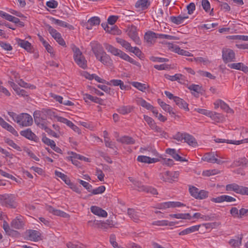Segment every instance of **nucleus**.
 <instances>
[{
  "instance_id": "obj_1",
  "label": "nucleus",
  "mask_w": 248,
  "mask_h": 248,
  "mask_svg": "<svg viewBox=\"0 0 248 248\" xmlns=\"http://www.w3.org/2000/svg\"><path fill=\"white\" fill-rule=\"evenodd\" d=\"M16 197L13 194H4L0 195V204L11 208H16L17 203Z\"/></svg>"
},
{
  "instance_id": "obj_2",
  "label": "nucleus",
  "mask_w": 248,
  "mask_h": 248,
  "mask_svg": "<svg viewBox=\"0 0 248 248\" xmlns=\"http://www.w3.org/2000/svg\"><path fill=\"white\" fill-rule=\"evenodd\" d=\"M74 58L77 64L81 68L86 69L87 67V61L79 49L75 46L72 47Z\"/></svg>"
},
{
  "instance_id": "obj_3",
  "label": "nucleus",
  "mask_w": 248,
  "mask_h": 248,
  "mask_svg": "<svg viewBox=\"0 0 248 248\" xmlns=\"http://www.w3.org/2000/svg\"><path fill=\"white\" fill-rule=\"evenodd\" d=\"M226 190L233 191L237 194L242 195H248V187L239 186L235 183L227 185Z\"/></svg>"
},
{
  "instance_id": "obj_4",
  "label": "nucleus",
  "mask_w": 248,
  "mask_h": 248,
  "mask_svg": "<svg viewBox=\"0 0 248 248\" xmlns=\"http://www.w3.org/2000/svg\"><path fill=\"white\" fill-rule=\"evenodd\" d=\"M222 60L224 63L234 62L235 60V54L233 50L231 49L224 47L222 50Z\"/></svg>"
},
{
  "instance_id": "obj_5",
  "label": "nucleus",
  "mask_w": 248,
  "mask_h": 248,
  "mask_svg": "<svg viewBox=\"0 0 248 248\" xmlns=\"http://www.w3.org/2000/svg\"><path fill=\"white\" fill-rule=\"evenodd\" d=\"M34 122L35 124L40 128L45 129L47 125L46 119L41 113L38 111H35L33 114Z\"/></svg>"
},
{
  "instance_id": "obj_6",
  "label": "nucleus",
  "mask_w": 248,
  "mask_h": 248,
  "mask_svg": "<svg viewBox=\"0 0 248 248\" xmlns=\"http://www.w3.org/2000/svg\"><path fill=\"white\" fill-rule=\"evenodd\" d=\"M160 179L164 181L171 182L174 181L177 179L179 175L178 171L170 172L166 171L164 172L161 173L160 174Z\"/></svg>"
},
{
  "instance_id": "obj_7",
  "label": "nucleus",
  "mask_w": 248,
  "mask_h": 248,
  "mask_svg": "<svg viewBox=\"0 0 248 248\" xmlns=\"http://www.w3.org/2000/svg\"><path fill=\"white\" fill-rule=\"evenodd\" d=\"M32 118L27 113H21L19 114V117L17 121V123L22 126H29L32 124Z\"/></svg>"
},
{
  "instance_id": "obj_8",
  "label": "nucleus",
  "mask_w": 248,
  "mask_h": 248,
  "mask_svg": "<svg viewBox=\"0 0 248 248\" xmlns=\"http://www.w3.org/2000/svg\"><path fill=\"white\" fill-rule=\"evenodd\" d=\"M168 47L170 50L178 53L179 55L186 56L192 57L193 54L184 49H181L178 46L174 45L172 43H168Z\"/></svg>"
},
{
  "instance_id": "obj_9",
  "label": "nucleus",
  "mask_w": 248,
  "mask_h": 248,
  "mask_svg": "<svg viewBox=\"0 0 248 248\" xmlns=\"http://www.w3.org/2000/svg\"><path fill=\"white\" fill-rule=\"evenodd\" d=\"M184 204L180 202H168L158 204L156 208L159 209H166L170 208H174L176 207H180Z\"/></svg>"
},
{
  "instance_id": "obj_10",
  "label": "nucleus",
  "mask_w": 248,
  "mask_h": 248,
  "mask_svg": "<svg viewBox=\"0 0 248 248\" xmlns=\"http://www.w3.org/2000/svg\"><path fill=\"white\" fill-rule=\"evenodd\" d=\"M92 50L96 58H98L99 56L102 55L105 51L101 44L97 42H92L91 43Z\"/></svg>"
},
{
  "instance_id": "obj_11",
  "label": "nucleus",
  "mask_w": 248,
  "mask_h": 248,
  "mask_svg": "<svg viewBox=\"0 0 248 248\" xmlns=\"http://www.w3.org/2000/svg\"><path fill=\"white\" fill-rule=\"evenodd\" d=\"M25 234L28 240L34 242L38 241L41 236V233L39 232L33 230L26 231Z\"/></svg>"
},
{
  "instance_id": "obj_12",
  "label": "nucleus",
  "mask_w": 248,
  "mask_h": 248,
  "mask_svg": "<svg viewBox=\"0 0 248 248\" xmlns=\"http://www.w3.org/2000/svg\"><path fill=\"white\" fill-rule=\"evenodd\" d=\"M211 201L215 203H221L224 202H232L236 201V199L231 196L228 195H221L218 196L216 198H212L211 199Z\"/></svg>"
},
{
  "instance_id": "obj_13",
  "label": "nucleus",
  "mask_w": 248,
  "mask_h": 248,
  "mask_svg": "<svg viewBox=\"0 0 248 248\" xmlns=\"http://www.w3.org/2000/svg\"><path fill=\"white\" fill-rule=\"evenodd\" d=\"M20 134L21 136L25 137L30 140H33L36 142L39 141V139L38 137L29 128L25 130L21 131Z\"/></svg>"
},
{
  "instance_id": "obj_14",
  "label": "nucleus",
  "mask_w": 248,
  "mask_h": 248,
  "mask_svg": "<svg viewBox=\"0 0 248 248\" xmlns=\"http://www.w3.org/2000/svg\"><path fill=\"white\" fill-rule=\"evenodd\" d=\"M202 160L211 163H217L218 164H222L224 161L216 158L214 154L212 153H206L202 158Z\"/></svg>"
},
{
  "instance_id": "obj_15",
  "label": "nucleus",
  "mask_w": 248,
  "mask_h": 248,
  "mask_svg": "<svg viewBox=\"0 0 248 248\" xmlns=\"http://www.w3.org/2000/svg\"><path fill=\"white\" fill-rule=\"evenodd\" d=\"M104 45L106 49L107 50L108 52L115 56H119L121 58H122V56H123V54L124 53V52L108 44L105 43Z\"/></svg>"
},
{
  "instance_id": "obj_16",
  "label": "nucleus",
  "mask_w": 248,
  "mask_h": 248,
  "mask_svg": "<svg viewBox=\"0 0 248 248\" xmlns=\"http://www.w3.org/2000/svg\"><path fill=\"white\" fill-rule=\"evenodd\" d=\"M128 36L136 43L139 45L140 43V40L138 36L137 29L135 26H132L128 31Z\"/></svg>"
},
{
  "instance_id": "obj_17",
  "label": "nucleus",
  "mask_w": 248,
  "mask_h": 248,
  "mask_svg": "<svg viewBox=\"0 0 248 248\" xmlns=\"http://www.w3.org/2000/svg\"><path fill=\"white\" fill-rule=\"evenodd\" d=\"M57 121L58 122L65 124L71 128L74 131L78 133H80V130L79 128L75 125L71 121L62 117H58Z\"/></svg>"
},
{
  "instance_id": "obj_18",
  "label": "nucleus",
  "mask_w": 248,
  "mask_h": 248,
  "mask_svg": "<svg viewBox=\"0 0 248 248\" xmlns=\"http://www.w3.org/2000/svg\"><path fill=\"white\" fill-rule=\"evenodd\" d=\"M23 226L24 222L21 216L17 217L11 223V226L16 229H20L23 227Z\"/></svg>"
},
{
  "instance_id": "obj_19",
  "label": "nucleus",
  "mask_w": 248,
  "mask_h": 248,
  "mask_svg": "<svg viewBox=\"0 0 248 248\" xmlns=\"http://www.w3.org/2000/svg\"><path fill=\"white\" fill-rule=\"evenodd\" d=\"M228 66L232 69L241 70L246 73L248 72V67L242 62L229 64Z\"/></svg>"
},
{
  "instance_id": "obj_20",
  "label": "nucleus",
  "mask_w": 248,
  "mask_h": 248,
  "mask_svg": "<svg viewBox=\"0 0 248 248\" xmlns=\"http://www.w3.org/2000/svg\"><path fill=\"white\" fill-rule=\"evenodd\" d=\"M137 160L140 162L151 164L158 162L159 159L157 158H152L146 155H139L137 157Z\"/></svg>"
},
{
  "instance_id": "obj_21",
  "label": "nucleus",
  "mask_w": 248,
  "mask_h": 248,
  "mask_svg": "<svg viewBox=\"0 0 248 248\" xmlns=\"http://www.w3.org/2000/svg\"><path fill=\"white\" fill-rule=\"evenodd\" d=\"M91 211L93 214L99 217H106L108 216V213L105 210L98 206H92L91 207Z\"/></svg>"
},
{
  "instance_id": "obj_22",
  "label": "nucleus",
  "mask_w": 248,
  "mask_h": 248,
  "mask_svg": "<svg viewBox=\"0 0 248 248\" xmlns=\"http://www.w3.org/2000/svg\"><path fill=\"white\" fill-rule=\"evenodd\" d=\"M16 42L18 46H20L22 48H24L28 52H31L32 50V46L30 43L28 41L22 40L19 38L16 39Z\"/></svg>"
},
{
  "instance_id": "obj_23",
  "label": "nucleus",
  "mask_w": 248,
  "mask_h": 248,
  "mask_svg": "<svg viewBox=\"0 0 248 248\" xmlns=\"http://www.w3.org/2000/svg\"><path fill=\"white\" fill-rule=\"evenodd\" d=\"M0 125L2 127L6 129L13 135L15 136L17 135V132L14 129V128L12 125L6 122L1 117H0Z\"/></svg>"
},
{
  "instance_id": "obj_24",
  "label": "nucleus",
  "mask_w": 248,
  "mask_h": 248,
  "mask_svg": "<svg viewBox=\"0 0 248 248\" xmlns=\"http://www.w3.org/2000/svg\"><path fill=\"white\" fill-rule=\"evenodd\" d=\"M47 210L49 211V212L52 213L53 215L56 216L65 218H68L70 217V216L65 212L60 210L55 209L50 206L47 207Z\"/></svg>"
},
{
  "instance_id": "obj_25",
  "label": "nucleus",
  "mask_w": 248,
  "mask_h": 248,
  "mask_svg": "<svg viewBox=\"0 0 248 248\" xmlns=\"http://www.w3.org/2000/svg\"><path fill=\"white\" fill-rule=\"evenodd\" d=\"M99 61L105 65H110L112 63V60L108 55L106 52L99 56L98 58H96Z\"/></svg>"
},
{
  "instance_id": "obj_26",
  "label": "nucleus",
  "mask_w": 248,
  "mask_h": 248,
  "mask_svg": "<svg viewBox=\"0 0 248 248\" xmlns=\"http://www.w3.org/2000/svg\"><path fill=\"white\" fill-rule=\"evenodd\" d=\"M140 152L143 154L147 153L149 155L158 156V154L156 150L151 147H144L140 148Z\"/></svg>"
},
{
  "instance_id": "obj_27",
  "label": "nucleus",
  "mask_w": 248,
  "mask_h": 248,
  "mask_svg": "<svg viewBox=\"0 0 248 248\" xmlns=\"http://www.w3.org/2000/svg\"><path fill=\"white\" fill-rule=\"evenodd\" d=\"M166 153L170 155L175 159L177 161H179L181 162L186 161L185 158H183L182 157L180 156L178 154L176 153V150L174 149H170L168 148L166 150Z\"/></svg>"
},
{
  "instance_id": "obj_28",
  "label": "nucleus",
  "mask_w": 248,
  "mask_h": 248,
  "mask_svg": "<svg viewBox=\"0 0 248 248\" xmlns=\"http://www.w3.org/2000/svg\"><path fill=\"white\" fill-rule=\"evenodd\" d=\"M127 214L129 217L134 221L137 222L140 220V213L133 209H128Z\"/></svg>"
},
{
  "instance_id": "obj_29",
  "label": "nucleus",
  "mask_w": 248,
  "mask_h": 248,
  "mask_svg": "<svg viewBox=\"0 0 248 248\" xmlns=\"http://www.w3.org/2000/svg\"><path fill=\"white\" fill-rule=\"evenodd\" d=\"M216 104L217 105V107L220 106L221 109L227 113H232L233 112V110L231 109L226 103L221 100H217L215 105Z\"/></svg>"
},
{
  "instance_id": "obj_30",
  "label": "nucleus",
  "mask_w": 248,
  "mask_h": 248,
  "mask_svg": "<svg viewBox=\"0 0 248 248\" xmlns=\"http://www.w3.org/2000/svg\"><path fill=\"white\" fill-rule=\"evenodd\" d=\"M214 140L217 143H229V144L239 145L241 143H243V142L245 140H225V139L217 138V139H215Z\"/></svg>"
},
{
  "instance_id": "obj_31",
  "label": "nucleus",
  "mask_w": 248,
  "mask_h": 248,
  "mask_svg": "<svg viewBox=\"0 0 248 248\" xmlns=\"http://www.w3.org/2000/svg\"><path fill=\"white\" fill-rule=\"evenodd\" d=\"M184 141L192 146H196L197 145L196 140L194 137L186 133L184 137Z\"/></svg>"
},
{
  "instance_id": "obj_32",
  "label": "nucleus",
  "mask_w": 248,
  "mask_h": 248,
  "mask_svg": "<svg viewBox=\"0 0 248 248\" xmlns=\"http://www.w3.org/2000/svg\"><path fill=\"white\" fill-rule=\"evenodd\" d=\"M174 102L179 108H183L186 111L189 110L188 104L183 99L179 98V97H175Z\"/></svg>"
},
{
  "instance_id": "obj_33",
  "label": "nucleus",
  "mask_w": 248,
  "mask_h": 248,
  "mask_svg": "<svg viewBox=\"0 0 248 248\" xmlns=\"http://www.w3.org/2000/svg\"><path fill=\"white\" fill-rule=\"evenodd\" d=\"M138 191H144L147 193H150L153 195H156L158 194L156 189L152 187L146 186L143 185L140 186H138Z\"/></svg>"
},
{
  "instance_id": "obj_34",
  "label": "nucleus",
  "mask_w": 248,
  "mask_h": 248,
  "mask_svg": "<svg viewBox=\"0 0 248 248\" xmlns=\"http://www.w3.org/2000/svg\"><path fill=\"white\" fill-rule=\"evenodd\" d=\"M200 227V225H195L191 226L189 228H186L185 230L180 232L179 233V235H184L186 234H189L190 233L195 232L199 230Z\"/></svg>"
},
{
  "instance_id": "obj_35",
  "label": "nucleus",
  "mask_w": 248,
  "mask_h": 248,
  "mask_svg": "<svg viewBox=\"0 0 248 248\" xmlns=\"http://www.w3.org/2000/svg\"><path fill=\"white\" fill-rule=\"evenodd\" d=\"M155 39V33L149 31L144 35V40L148 44H152L154 39Z\"/></svg>"
},
{
  "instance_id": "obj_36",
  "label": "nucleus",
  "mask_w": 248,
  "mask_h": 248,
  "mask_svg": "<svg viewBox=\"0 0 248 248\" xmlns=\"http://www.w3.org/2000/svg\"><path fill=\"white\" fill-rule=\"evenodd\" d=\"M188 16H172L170 17L171 21L177 25H179L184 23V20L188 18Z\"/></svg>"
},
{
  "instance_id": "obj_37",
  "label": "nucleus",
  "mask_w": 248,
  "mask_h": 248,
  "mask_svg": "<svg viewBox=\"0 0 248 248\" xmlns=\"http://www.w3.org/2000/svg\"><path fill=\"white\" fill-rule=\"evenodd\" d=\"M84 99L86 102H87L88 100H90L93 102L99 104H102V102H103V100L102 99L96 96H93L88 93L84 94Z\"/></svg>"
},
{
  "instance_id": "obj_38",
  "label": "nucleus",
  "mask_w": 248,
  "mask_h": 248,
  "mask_svg": "<svg viewBox=\"0 0 248 248\" xmlns=\"http://www.w3.org/2000/svg\"><path fill=\"white\" fill-rule=\"evenodd\" d=\"M133 108V107L131 106H122L117 110L119 113L125 115L131 112Z\"/></svg>"
},
{
  "instance_id": "obj_39",
  "label": "nucleus",
  "mask_w": 248,
  "mask_h": 248,
  "mask_svg": "<svg viewBox=\"0 0 248 248\" xmlns=\"http://www.w3.org/2000/svg\"><path fill=\"white\" fill-rule=\"evenodd\" d=\"M208 116L216 122H219L223 119V116L221 114L211 111H209Z\"/></svg>"
},
{
  "instance_id": "obj_40",
  "label": "nucleus",
  "mask_w": 248,
  "mask_h": 248,
  "mask_svg": "<svg viewBox=\"0 0 248 248\" xmlns=\"http://www.w3.org/2000/svg\"><path fill=\"white\" fill-rule=\"evenodd\" d=\"M150 5V2L148 0H139L135 4L137 8L141 10H144L148 8Z\"/></svg>"
},
{
  "instance_id": "obj_41",
  "label": "nucleus",
  "mask_w": 248,
  "mask_h": 248,
  "mask_svg": "<svg viewBox=\"0 0 248 248\" xmlns=\"http://www.w3.org/2000/svg\"><path fill=\"white\" fill-rule=\"evenodd\" d=\"M39 40L42 43L44 46L45 47L47 51L50 54H53L52 47L46 42L44 38L40 35L38 34Z\"/></svg>"
},
{
  "instance_id": "obj_42",
  "label": "nucleus",
  "mask_w": 248,
  "mask_h": 248,
  "mask_svg": "<svg viewBox=\"0 0 248 248\" xmlns=\"http://www.w3.org/2000/svg\"><path fill=\"white\" fill-rule=\"evenodd\" d=\"M98 227L102 229H108V227H112L114 226L113 222L112 220H107L105 221H100L99 223L97 224Z\"/></svg>"
},
{
  "instance_id": "obj_43",
  "label": "nucleus",
  "mask_w": 248,
  "mask_h": 248,
  "mask_svg": "<svg viewBox=\"0 0 248 248\" xmlns=\"http://www.w3.org/2000/svg\"><path fill=\"white\" fill-rule=\"evenodd\" d=\"M117 141L126 144H133L135 143V140L131 137L128 136H124L119 139H117Z\"/></svg>"
},
{
  "instance_id": "obj_44",
  "label": "nucleus",
  "mask_w": 248,
  "mask_h": 248,
  "mask_svg": "<svg viewBox=\"0 0 248 248\" xmlns=\"http://www.w3.org/2000/svg\"><path fill=\"white\" fill-rule=\"evenodd\" d=\"M46 27L49 33L55 40L59 39V37L61 36L59 32H58L55 29H53L50 25H46Z\"/></svg>"
},
{
  "instance_id": "obj_45",
  "label": "nucleus",
  "mask_w": 248,
  "mask_h": 248,
  "mask_svg": "<svg viewBox=\"0 0 248 248\" xmlns=\"http://www.w3.org/2000/svg\"><path fill=\"white\" fill-rule=\"evenodd\" d=\"M170 216L171 217H174L178 219L181 218L185 219H191L192 217L190 214L189 213L170 214Z\"/></svg>"
},
{
  "instance_id": "obj_46",
  "label": "nucleus",
  "mask_w": 248,
  "mask_h": 248,
  "mask_svg": "<svg viewBox=\"0 0 248 248\" xmlns=\"http://www.w3.org/2000/svg\"><path fill=\"white\" fill-rule=\"evenodd\" d=\"M55 174L56 176L61 178L67 185L71 184V181L67 175L57 170L55 171Z\"/></svg>"
},
{
  "instance_id": "obj_47",
  "label": "nucleus",
  "mask_w": 248,
  "mask_h": 248,
  "mask_svg": "<svg viewBox=\"0 0 248 248\" xmlns=\"http://www.w3.org/2000/svg\"><path fill=\"white\" fill-rule=\"evenodd\" d=\"M51 20L54 24L61 27H67L69 29L73 27L72 25L68 24L66 22L60 20L59 19H55L53 17L52 18Z\"/></svg>"
},
{
  "instance_id": "obj_48",
  "label": "nucleus",
  "mask_w": 248,
  "mask_h": 248,
  "mask_svg": "<svg viewBox=\"0 0 248 248\" xmlns=\"http://www.w3.org/2000/svg\"><path fill=\"white\" fill-rule=\"evenodd\" d=\"M132 84L134 87L142 92H144L146 89L149 88V86L147 84L138 82H133Z\"/></svg>"
},
{
  "instance_id": "obj_49",
  "label": "nucleus",
  "mask_w": 248,
  "mask_h": 248,
  "mask_svg": "<svg viewBox=\"0 0 248 248\" xmlns=\"http://www.w3.org/2000/svg\"><path fill=\"white\" fill-rule=\"evenodd\" d=\"M165 77L166 78L171 81H176L180 79H183L184 76L181 74H176L174 76H170L169 75H166Z\"/></svg>"
},
{
  "instance_id": "obj_50",
  "label": "nucleus",
  "mask_w": 248,
  "mask_h": 248,
  "mask_svg": "<svg viewBox=\"0 0 248 248\" xmlns=\"http://www.w3.org/2000/svg\"><path fill=\"white\" fill-rule=\"evenodd\" d=\"M16 82L18 83V84L23 88H31L32 89H35V87L33 85H30L26 82H25L24 81H23L22 79H19L18 80H16Z\"/></svg>"
},
{
  "instance_id": "obj_51",
  "label": "nucleus",
  "mask_w": 248,
  "mask_h": 248,
  "mask_svg": "<svg viewBox=\"0 0 248 248\" xmlns=\"http://www.w3.org/2000/svg\"><path fill=\"white\" fill-rule=\"evenodd\" d=\"M4 141L9 146L12 147V148L17 150V151H21L20 147L18 146L16 144L14 141L10 139L6 138L4 140Z\"/></svg>"
},
{
  "instance_id": "obj_52",
  "label": "nucleus",
  "mask_w": 248,
  "mask_h": 248,
  "mask_svg": "<svg viewBox=\"0 0 248 248\" xmlns=\"http://www.w3.org/2000/svg\"><path fill=\"white\" fill-rule=\"evenodd\" d=\"M122 59L138 66H140V64L138 62L135 61L133 59L130 57L128 55H127L125 53H124V54H123V56H122Z\"/></svg>"
},
{
  "instance_id": "obj_53",
  "label": "nucleus",
  "mask_w": 248,
  "mask_h": 248,
  "mask_svg": "<svg viewBox=\"0 0 248 248\" xmlns=\"http://www.w3.org/2000/svg\"><path fill=\"white\" fill-rule=\"evenodd\" d=\"M122 59L138 66H140V64L138 62L135 61L133 59L130 57L128 55H127L125 53H124V54H123V56H122Z\"/></svg>"
},
{
  "instance_id": "obj_54",
  "label": "nucleus",
  "mask_w": 248,
  "mask_h": 248,
  "mask_svg": "<svg viewBox=\"0 0 248 248\" xmlns=\"http://www.w3.org/2000/svg\"><path fill=\"white\" fill-rule=\"evenodd\" d=\"M68 248H85V246L82 243L78 242L77 244H73L71 242H69L66 244Z\"/></svg>"
},
{
  "instance_id": "obj_55",
  "label": "nucleus",
  "mask_w": 248,
  "mask_h": 248,
  "mask_svg": "<svg viewBox=\"0 0 248 248\" xmlns=\"http://www.w3.org/2000/svg\"><path fill=\"white\" fill-rule=\"evenodd\" d=\"M208 192L204 190H199L196 199L202 200L208 197Z\"/></svg>"
},
{
  "instance_id": "obj_56",
  "label": "nucleus",
  "mask_w": 248,
  "mask_h": 248,
  "mask_svg": "<svg viewBox=\"0 0 248 248\" xmlns=\"http://www.w3.org/2000/svg\"><path fill=\"white\" fill-rule=\"evenodd\" d=\"M105 189L106 188L104 186H101L93 190L92 189L91 192H92V194L96 195L103 193L105 191Z\"/></svg>"
},
{
  "instance_id": "obj_57",
  "label": "nucleus",
  "mask_w": 248,
  "mask_h": 248,
  "mask_svg": "<svg viewBox=\"0 0 248 248\" xmlns=\"http://www.w3.org/2000/svg\"><path fill=\"white\" fill-rule=\"evenodd\" d=\"M78 181L79 183L83 186L89 192L92 191V186L89 183L80 179H78Z\"/></svg>"
},
{
  "instance_id": "obj_58",
  "label": "nucleus",
  "mask_w": 248,
  "mask_h": 248,
  "mask_svg": "<svg viewBox=\"0 0 248 248\" xmlns=\"http://www.w3.org/2000/svg\"><path fill=\"white\" fill-rule=\"evenodd\" d=\"M189 191L191 195L196 198L198 194L199 190L197 187L192 186L189 187Z\"/></svg>"
},
{
  "instance_id": "obj_59",
  "label": "nucleus",
  "mask_w": 248,
  "mask_h": 248,
  "mask_svg": "<svg viewBox=\"0 0 248 248\" xmlns=\"http://www.w3.org/2000/svg\"><path fill=\"white\" fill-rule=\"evenodd\" d=\"M139 104L142 107L147 108V109H151L153 108V106L147 103L145 100L143 99H140L139 101Z\"/></svg>"
},
{
  "instance_id": "obj_60",
  "label": "nucleus",
  "mask_w": 248,
  "mask_h": 248,
  "mask_svg": "<svg viewBox=\"0 0 248 248\" xmlns=\"http://www.w3.org/2000/svg\"><path fill=\"white\" fill-rule=\"evenodd\" d=\"M220 224L218 222H212L203 224L202 225L205 227L206 229H213L215 228L218 226Z\"/></svg>"
},
{
  "instance_id": "obj_61",
  "label": "nucleus",
  "mask_w": 248,
  "mask_h": 248,
  "mask_svg": "<svg viewBox=\"0 0 248 248\" xmlns=\"http://www.w3.org/2000/svg\"><path fill=\"white\" fill-rule=\"evenodd\" d=\"M100 22L99 18L96 16L93 17L88 20V22L93 26L99 25Z\"/></svg>"
},
{
  "instance_id": "obj_62",
  "label": "nucleus",
  "mask_w": 248,
  "mask_h": 248,
  "mask_svg": "<svg viewBox=\"0 0 248 248\" xmlns=\"http://www.w3.org/2000/svg\"><path fill=\"white\" fill-rule=\"evenodd\" d=\"M188 89L191 91H193L197 93H200L202 90V87L199 85L192 84L189 86Z\"/></svg>"
},
{
  "instance_id": "obj_63",
  "label": "nucleus",
  "mask_w": 248,
  "mask_h": 248,
  "mask_svg": "<svg viewBox=\"0 0 248 248\" xmlns=\"http://www.w3.org/2000/svg\"><path fill=\"white\" fill-rule=\"evenodd\" d=\"M185 136V133H182L180 132H177L173 137V138L178 141H181L184 140V137Z\"/></svg>"
},
{
  "instance_id": "obj_64",
  "label": "nucleus",
  "mask_w": 248,
  "mask_h": 248,
  "mask_svg": "<svg viewBox=\"0 0 248 248\" xmlns=\"http://www.w3.org/2000/svg\"><path fill=\"white\" fill-rule=\"evenodd\" d=\"M202 5L203 9L208 12L210 9V4L208 0H202Z\"/></svg>"
}]
</instances>
